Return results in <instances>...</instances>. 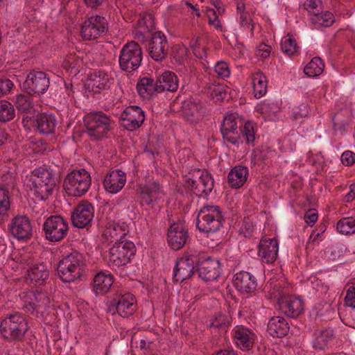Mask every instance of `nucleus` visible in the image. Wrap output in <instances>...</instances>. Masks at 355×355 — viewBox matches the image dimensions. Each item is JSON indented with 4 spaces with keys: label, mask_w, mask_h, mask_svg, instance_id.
<instances>
[{
    "label": "nucleus",
    "mask_w": 355,
    "mask_h": 355,
    "mask_svg": "<svg viewBox=\"0 0 355 355\" xmlns=\"http://www.w3.org/2000/svg\"><path fill=\"white\" fill-rule=\"evenodd\" d=\"M255 126L251 121H247L243 125L238 127V121L234 114L224 117L220 127L223 138L227 142L238 146L243 143V138L248 146H255Z\"/></svg>",
    "instance_id": "f257e3e1"
},
{
    "label": "nucleus",
    "mask_w": 355,
    "mask_h": 355,
    "mask_svg": "<svg viewBox=\"0 0 355 355\" xmlns=\"http://www.w3.org/2000/svg\"><path fill=\"white\" fill-rule=\"evenodd\" d=\"M86 268L84 255L73 250L63 256L57 265V272L63 282L71 283L80 279Z\"/></svg>",
    "instance_id": "f03ea898"
},
{
    "label": "nucleus",
    "mask_w": 355,
    "mask_h": 355,
    "mask_svg": "<svg viewBox=\"0 0 355 355\" xmlns=\"http://www.w3.org/2000/svg\"><path fill=\"white\" fill-rule=\"evenodd\" d=\"M85 132L94 141H101L107 137V134L113 130L114 121L110 115L102 111L92 112L83 117Z\"/></svg>",
    "instance_id": "7ed1b4c3"
},
{
    "label": "nucleus",
    "mask_w": 355,
    "mask_h": 355,
    "mask_svg": "<svg viewBox=\"0 0 355 355\" xmlns=\"http://www.w3.org/2000/svg\"><path fill=\"white\" fill-rule=\"evenodd\" d=\"M34 198L37 201H44L52 195L57 185V178L50 168L40 167L33 171Z\"/></svg>",
    "instance_id": "20e7f679"
},
{
    "label": "nucleus",
    "mask_w": 355,
    "mask_h": 355,
    "mask_svg": "<svg viewBox=\"0 0 355 355\" xmlns=\"http://www.w3.org/2000/svg\"><path fill=\"white\" fill-rule=\"evenodd\" d=\"M225 221L221 208L218 205H205L198 211L196 227L209 236L220 230Z\"/></svg>",
    "instance_id": "39448f33"
},
{
    "label": "nucleus",
    "mask_w": 355,
    "mask_h": 355,
    "mask_svg": "<svg viewBox=\"0 0 355 355\" xmlns=\"http://www.w3.org/2000/svg\"><path fill=\"white\" fill-rule=\"evenodd\" d=\"M28 330L26 319L17 313L0 321V332L3 338L10 342L22 340Z\"/></svg>",
    "instance_id": "423d86ee"
},
{
    "label": "nucleus",
    "mask_w": 355,
    "mask_h": 355,
    "mask_svg": "<svg viewBox=\"0 0 355 355\" xmlns=\"http://www.w3.org/2000/svg\"><path fill=\"white\" fill-rule=\"evenodd\" d=\"M92 178L85 169L73 170L65 177L63 187L66 193L71 196L80 197L89 190Z\"/></svg>",
    "instance_id": "0eeeda50"
},
{
    "label": "nucleus",
    "mask_w": 355,
    "mask_h": 355,
    "mask_svg": "<svg viewBox=\"0 0 355 355\" xmlns=\"http://www.w3.org/2000/svg\"><path fill=\"white\" fill-rule=\"evenodd\" d=\"M143 60L141 46L135 41L127 42L120 51L119 67L127 73H132L138 69Z\"/></svg>",
    "instance_id": "6e6552de"
},
{
    "label": "nucleus",
    "mask_w": 355,
    "mask_h": 355,
    "mask_svg": "<svg viewBox=\"0 0 355 355\" xmlns=\"http://www.w3.org/2000/svg\"><path fill=\"white\" fill-rule=\"evenodd\" d=\"M22 123L28 129L33 128L40 135H49L55 133L58 122L54 114L41 112L33 116H24Z\"/></svg>",
    "instance_id": "1a4fd4ad"
},
{
    "label": "nucleus",
    "mask_w": 355,
    "mask_h": 355,
    "mask_svg": "<svg viewBox=\"0 0 355 355\" xmlns=\"http://www.w3.org/2000/svg\"><path fill=\"white\" fill-rule=\"evenodd\" d=\"M199 261V252L191 251L178 259L173 269V282H182L190 279L195 274V268Z\"/></svg>",
    "instance_id": "9d476101"
},
{
    "label": "nucleus",
    "mask_w": 355,
    "mask_h": 355,
    "mask_svg": "<svg viewBox=\"0 0 355 355\" xmlns=\"http://www.w3.org/2000/svg\"><path fill=\"white\" fill-rule=\"evenodd\" d=\"M136 253V247L133 242L124 239L116 243L110 249L109 264L119 268L130 262Z\"/></svg>",
    "instance_id": "9b49d317"
},
{
    "label": "nucleus",
    "mask_w": 355,
    "mask_h": 355,
    "mask_svg": "<svg viewBox=\"0 0 355 355\" xmlns=\"http://www.w3.org/2000/svg\"><path fill=\"white\" fill-rule=\"evenodd\" d=\"M43 231L46 240L53 243L60 242L67 236L69 225L61 216H51L45 220Z\"/></svg>",
    "instance_id": "f8f14e48"
},
{
    "label": "nucleus",
    "mask_w": 355,
    "mask_h": 355,
    "mask_svg": "<svg viewBox=\"0 0 355 355\" xmlns=\"http://www.w3.org/2000/svg\"><path fill=\"white\" fill-rule=\"evenodd\" d=\"M50 85V79L45 72L33 70L27 75L22 89L30 96L44 94Z\"/></svg>",
    "instance_id": "ddd939ff"
},
{
    "label": "nucleus",
    "mask_w": 355,
    "mask_h": 355,
    "mask_svg": "<svg viewBox=\"0 0 355 355\" xmlns=\"http://www.w3.org/2000/svg\"><path fill=\"white\" fill-rule=\"evenodd\" d=\"M141 206H148L154 208L161 199L162 185L159 180H152L137 189Z\"/></svg>",
    "instance_id": "4468645a"
},
{
    "label": "nucleus",
    "mask_w": 355,
    "mask_h": 355,
    "mask_svg": "<svg viewBox=\"0 0 355 355\" xmlns=\"http://www.w3.org/2000/svg\"><path fill=\"white\" fill-rule=\"evenodd\" d=\"M108 30L107 19L102 16L95 15L87 19L81 26V37L85 40H92L100 37Z\"/></svg>",
    "instance_id": "2eb2a0df"
},
{
    "label": "nucleus",
    "mask_w": 355,
    "mask_h": 355,
    "mask_svg": "<svg viewBox=\"0 0 355 355\" xmlns=\"http://www.w3.org/2000/svg\"><path fill=\"white\" fill-rule=\"evenodd\" d=\"M168 49L167 37L162 31H155L151 34L148 48L151 58L157 62L162 61L167 58Z\"/></svg>",
    "instance_id": "dca6fc26"
},
{
    "label": "nucleus",
    "mask_w": 355,
    "mask_h": 355,
    "mask_svg": "<svg viewBox=\"0 0 355 355\" xmlns=\"http://www.w3.org/2000/svg\"><path fill=\"white\" fill-rule=\"evenodd\" d=\"M9 233L18 241H28L33 234L30 218L25 215L15 216L8 225Z\"/></svg>",
    "instance_id": "f3484780"
},
{
    "label": "nucleus",
    "mask_w": 355,
    "mask_h": 355,
    "mask_svg": "<svg viewBox=\"0 0 355 355\" xmlns=\"http://www.w3.org/2000/svg\"><path fill=\"white\" fill-rule=\"evenodd\" d=\"M184 186L198 196H207L211 192L214 186V179L207 171L202 172L198 180L187 178Z\"/></svg>",
    "instance_id": "a211bd4d"
},
{
    "label": "nucleus",
    "mask_w": 355,
    "mask_h": 355,
    "mask_svg": "<svg viewBox=\"0 0 355 355\" xmlns=\"http://www.w3.org/2000/svg\"><path fill=\"white\" fill-rule=\"evenodd\" d=\"M199 261L197 264L198 277L208 282L216 280L220 274V263L218 259L210 257H205L199 252Z\"/></svg>",
    "instance_id": "6ab92c4d"
},
{
    "label": "nucleus",
    "mask_w": 355,
    "mask_h": 355,
    "mask_svg": "<svg viewBox=\"0 0 355 355\" xmlns=\"http://www.w3.org/2000/svg\"><path fill=\"white\" fill-rule=\"evenodd\" d=\"M94 216L93 205L88 200H83L74 208L71 214L73 226L84 228L91 226Z\"/></svg>",
    "instance_id": "aec40b11"
},
{
    "label": "nucleus",
    "mask_w": 355,
    "mask_h": 355,
    "mask_svg": "<svg viewBox=\"0 0 355 355\" xmlns=\"http://www.w3.org/2000/svg\"><path fill=\"white\" fill-rule=\"evenodd\" d=\"M145 119L144 112L136 105L127 107L120 115L122 126L129 131L140 128Z\"/></svg>",
    "instance_id": "412c9836"
},
{
    "label": "nucleus",
    "mask_w": 355,
    "mask_h": 355,
    "mask_svg": "<svg viewBox=\"0 0 355 355\" xmlns=\"http://www.w3.org/2000/svg\"><path fill=\"white\" fill-rule=\"evenodd\" d=\"M189 238L188 228L183 222L175 223L168 228L167 241L168 245L174 250L182 248Z\"/></svg>",
    "instance_id": "4be33fe9"
},
{
    "label": "nucleus",
    "mask_w": 355,
    "mask_h": 355,
    "mask_svg": "<svg viewBox=\"0 0 355 355\" xmlns=\"http://www.w3.org/2000/svg\"><path fill=\"white\" fill-rule=\"evenodd\" d=\"M278 304L281 311L292 318H297L304 310V301L295 296L280 295L278 297Z\"/></svg>",
    "instance_id": "5701e85b"
},
{
    "label": "nucleus",
    "mask_w": 355,
    "mask_h": 355,
    "mask_svg": "<svg viewBox=\"0 0 355 355\" xmlns=\"http://www.w3.org/2000/svg\"><path fill=\"white\" fill-rule=\"evenodd\" d=\"M180 113L186 121L196 124L201 120L204 112L200 101L187 99L182 102Z\"/></svg>",
    "instance_id": "b1692460"
},
{
    "label": "nucleus",
    "mask_w": 355,
    "mask_h": 355,
    "mask_svg": "<svg viewBox=\"0 0 355 355\" xmlns=\"http://www.w3.org/2000/svg\"><path fill=\"white\" fill-rule=\"evenodd\" d=\"M115 309L117 313L123 318H128L137 310V304L135 297L129 293H116L114 296Z\"/></svg>",
    "instance_id": "393cba45"
},
{
    "label": "nucleus",
    "mask_w": 355,
    "mask_h": 355,
    "mask_svg": "<svg viewBox=\"0 0 355 355\" xmlns=\"http://www.w3.org/2000/svg\"><path fill=\"white\" fill-rule=\"evenodd\" d=\"M278 241L276 239H262L259 245L258 254L267 264L274 263L278 256Z\"/></svg>",
    "instance_id": "a878e982"
},
{
    "label": "nucleus",
    "mask_w": 355,
    "mask_h": 355,
    "mask_svg": "<svg viewBox=\"0 0 355 355\" xmlns=\"http://www.w3.org/2000/svg\"><path fill=\"white\" fill-rule=\"evenodd\" d=\"M233 284L241 293H251L256 290L257 281L249 272L241 271L234 275Z\"/></svg>",
    "instance_id": "bb28decb"
},
{
    "label": "nucleus",
    "mask_w": 355,
    "mask_h": 355,
    "mask_svg": "<svg viewBox=\"0 0 355 355\" xmlns=\"http://www.w3.org/2000/svg\"><path fill=\"white\" fill-rule=\"evenodd\" d=\"M126 182L125 173L119 169L110 171L103 180L105 189L110 193H117Z\"/></svg>",
    "instance_id": "cd10ccee"
},
{
    "label": "nucleus",
    "mask_w": 355,
    "mask_h": 355,
    "mask_svg": "<svg viewBox=\"0 0 355 355\" xmlns=\"http://www.w3.org/2000/svg\"><path fill=\"white\" fill-rule=\"evenodd\" d=\"M128 226L125 224H112L107 227L102 234V237L105 242L112 243L121 242L124 241L125 236L128 233Z\"/></svg>",
    "instance_id": "c85d7f7f"
},
{
    "label": "nucleus",
    "mask_w": 355,
    "mask_h": 355,
    "mask_svg": "<svg viewBox=\"0 0 355 355\" xmlns=\"http://www.w3.org/2000/svg\"><path fill=\"white\" fill-rule=\"evenodd\" d=\"M289 330L288 322L282 316L272 317L268 322L267 331L274 338H284L288 335Z\"/></svg>",
    "instance_id": "c756f323"
},
{
    "label": "nucleus",
    "mask_w": 355,
    "mask_h": 355,
    "mask_svg": "<svg viewBox=\"0 0 355 355\" xmlns=\"http://www.w3.org/2000/svg\"><path fill=\"white\" fill-rule=\"evenodd\" d=\"M157 79L155 81L150 77L140 78L137 84V90L139 96L144 98L150 99L154 95L159 93Z\"/></svg>",
    "instance_id": "7c9ffc66"
},
{
    "label": "nucleus",
    "mask_w": 355,
    "mask_h": 355,
    "mask_svg": "<svg viewBox=\"0 0 355 355\" xmlns=\"http://www.w3.org/2000/svg\"><path fill=\"white\" fill-rule=\"evenodd\" d=\"M158 87L159 93L168 91L175 92L178 90L179 86V80L174 72L167 71L157 77Z\"/></svg>",
    "instance_id": "2f4dec72"
},
{
    "label": "nucleus",
    "mask_w": 355,
    "mask_h": 355,
    "mask_svg": "<svg viewBox=\"0 0 355 355\" xmlns=\"http://www.w3.org/2000/svg\"><path fill=\"white\" fill-rule=\"evenodd\" d=\"M233 335L236 345L241 348L249 350L252 347L254 334L248 328L237 326L233 329Z\"/></svg>",
    "instance_id": "473e14b6"
},
{
    "label": "nucleus",
    "mask_w": 355,
    "mask_h": 355,
    "mask_svg": "<svg viewBox=\"0 0 355 355\" xmlns=\"http://www.w3.org/2000/svg\"><path fill=\"white\" fill-rule=\"evenodd\" d=\"M248 175V168L247 167L241 165L235 166L227 176L230 187L236 189L241 187L245 183Z\"/></svg>",
    "instance_id": "72a5a7b5"
},
{
    "label": "nucleus",
    "mask_w": 355,
    "mask_h": 355,
    "mask_svg": "<svg viewBox=\"0 0 355 355\" xmlns=\"http://www.w3.org/2000/svg\"><path fill=\"white\" fill-rule=\"evenodd\" d=\"M114 283V277L111 274L99 272L94 278V291L96 294H105Z\"/></svg>",
    "instance_id": "f704fd0d"
},
{
    "label": "nucleus",
    "mask_w": 355,
    "mask_h": 355,
    "mask_svg": "<svg viewBox=\"0 0 355 355\" xmlns=\"http://www.w3.org/2000/svg\"><path fill=\"white\" fill-rule=\"evenodd\" d=\"M92 89L94 93H100L101 90L109 87L110 77L104 71H94L90 75Z\"/></svg>",
    "instance_id": "c9c22d12"
},
{
    "label": "nucleus",
    "mask_w": 355,
    "mask_h": 355,
    "mask_svg": "<svg viewBox=\"0 0 355 355\" xmlns=\"http://www.w3.org/2000/svg\"><path fill=\"white\" fill-rule=\"evenodd\" d=\"M49 276V271L43 264L35 265L28 270V279L31 282L42 285Z\"/></svg>",
    "instance_id": "e433bc0d"
},
{
    "label": "nucleus",
    "mask_w": 355,
    "mask_h": 355,
    "mask_svg": "<svg viewBox=\"0 0 355 355\" xmlns=\"http://www.w3.org/2000/svg\"><path fill=\"white\" fill-rule=\"evenodd\" d=\"M334 338V329L327 328L320 330L313 342V347L315 349L324 350Z\"/></svg>",
    "instance_id": "4c0bfd02"
},
{
    "label": "nucleus",
    "mask_w": 355,
    "mask_h": 355,
    "mask_svg": "<svg viewBox=\"0 0 355 355\" xmlns=\"http://www.w3.org/2000/svg\"><path fill=\"white\" fill-rule=\"evenodd\" d=\"M254 96L261 98L267 91V80L265 75L259 71L255 73L252 78Z\"/></svg>",
    "instance_id": "58836bf2"
},
{
    "label": "nucleus",
    "mask_w": 355,
    "mask_h": 355,
    "mask_svg": "<svg viewBox=\"0 0 355 355\" xmlns=\"http://www.w3.org/2000/svg\"><path fill=\"white\" fill-rule=\"evenodd\" d=\"M33 96L29 94H20L17 95L15 105L17 110L21 113H29L33 109L34 103Z\"/></svg>",
    "instance_id": "ea45409f"
},
{
    "label": "nucleus",
    "mask_w": 355,
    "mask_h": 355,
    "mask_svg": "<svg viewBox=\"0 0 355 355\" xmlns=\"http://www.w3.org/2000/svg\"><path fill=\"white\" fill-rule=\"evenodd\" d=\"M324 67L322 60L319 57H315L306 65L304 71L309 77H315L322 73Z\"/></svg>",
    "instance_id": "a19ab883"
},
{
    "label": "nucleus",
    "mask_w": 355,
    "mask_h": 355,
    "mask_svg": "<svg viewBox=\"0 0 355 355\" xmlns=\"http://www.w3.org/2000/svg\"><path fill=\"white\" fill-rule=\"evenodd\" d=\"M25 293L29 300H33L35 302V305L38 309H46L49 307L50 299L46 293L42 292L35 293L33 291H28Z\"/></svg>",
    "instance_id": "79ce46f5"
},
{
    "label": "nucleus",
    "mask_w": 355,
    "mask_h": 355,
    "mask_svg": "<svg viewBox=\"0 0 355 355\" xmlns=\"http://www.w3.org/2000/svg\"><path fill=\"white\" fill-rule=\"evenodd\" d=\"M337 230L343 234H355V218L345 217L339 220L336 225Z\"/></svg>",
    "instance_id": "37998d69"
},
{
    "label": "nucleus",
    "mask_w": 355,
    "mask_h": 355,
    "mask_svg": "<svg viewBox=\"0 0 355 355\" xmlns=\"http://www.w3.org/2000/svg\"><path fill=\"white\" fill-rule=\"evenodd\" d=\"M15 116L13 105L8 101H0V122L6 123L11 121Z\"/></svg>",
    "instance_id": "c03bdc74"
},
{
    "label": "nucleus",
    "mask_w": 355,
    "mask_h": 355,
    "mask_svg": "<svg viewBox=\"0 0 355 355\" xmlns=\"http://www.w3.org/2000/svg\"><path fill=\"white\" fill-rule=\"evenodd\" d=\"M281 48L284 53L292 56L297 52L298 46L296 40L288 35L282 40Z\"/></svg>",
    "instance_id": "a18cd8bd"
},
{
    "label": "nucleus",
    "mask_w": 355,
    "mask_h": 355,
    "mask_svg": "<svg viewBox=\"0 0 355 355\" xmlns=\"http://www.w3.org/2000/svg\"><path fill=\"white\" fill-rule=\"evenodd\" d=\"M209 93L212 98L216 101H223L227 96V92L223 85H212L209 87Z\"/></svg>",
    "instance_id": "49530a36"
},
{
    "label": "nucleus",
    "mask_w": 355,
    "mask_h": 355,
    "mask_svg": "<svg viewBox=\"0 0 355 355\" xmlns=\"http://www.w3.org/2000/svg\"><path fill=\"white\" fill-rule=\"evenodd\" d=\"M335 21V17L334 15L329 11L317 14L315 15V23L320 24L324 27L331 26Z\"/></svg>",
    "instance_id": "de8ad7c7"
},
{
    "label": "nucleus",
    "mask_w": 355,
    "mask_h": 355,
    "mask_svg": "<svg viewBox=\"0 0 355 355\" xmlns=\"http://www.w3.org/2000/svg\"><path fill=\"white\" fill-rule=\"evenodd\" d=\"M229 323V319L227 315L218 313L213 320H211L209 326L210 327L218 328L223 331H226V328Z\"/></svg>",
    "instance_id": "09e8293b"
},
{
    "label": "nucleus",
    "mask_w": 355,
    "mask_h": 355,
    "mask_svg": "<svg viewBox=\"0 0 355 355\" xmlns=\"http://www.w3.org/2000/svg\"><path fill=\"white\" fill-rule=\"evenodd\" d=\"M10 206L8 191L4 189H0V214H6Z\"/></svg>",
    "instance_id": "8fccbe9b"
},
{
    "label": "nucleus",
    "mask_w": 355,
    "mask_h": 355,
    "mask_svg": "<svg viewBox=\"0 0 355 355\" xmlns=\"http://www.w3.org/2000/svg\"><path fill=\"white\" fill-rule=\"evenodd\" d=\"M187 49L184 46H176L173 51V58L176 63L182 64L187 56Z\"/></svg>",
    "instance_id": "3c124183"
},
{
    "label": "nucleus",
    "mask_w": 355,
    "mask_h": 355,
    "mask_svg": "<svg viewBox=\"0 0 355 355\" xmlns=\"http://www.w3.org/2000/svg\"><path fill=\"white\" fill-rule=\"evenodd\" d=\"M214 71L222 78H227L230 75L229 66L225 62H218L214 67Z\"/></svg>",
    "instance_id": "603ef678"
},
{
    "label": "nucleus",
    "mask_w": 355,
    "mask_h": 355,
    "mask_svg": "<svg viewBox=\"0 0 355 355\" xmlns=\"http://www.w3.org/2000/svg\"><path fill=\"white\" fill-rule=\"evenodd\" d=\"M309 106L307 103H302L298 107L293 110V118L294 119H300L306 117L309 114Z\"/></svg>",
    "instance_id": "864d4df0"
},
{
    "label": "nucleus",
    "mask_w": 355,
    "mask_h": 355,
    "mask_svg": "<svg viewBox=\"0 0 355 355\" xmlns=\"http://www.w3.org/2000/svg\"><path fill=\"white\" fill-rule=\"evenodd\" d=\"M207 15L209 19V23L213 25L216 28H221V24L218 20V16L216 11L214 8H207Z\"/></svg>",
    "instance_id": "5fc2aeb1"
},
{
    "label": "nucleus",
    "mask_w": 355,
    "mask_h": 355,
    "mask_svg": "<svg viewBox=\"0 0 355 355\" xmlns=\"http://www.w3.org/2000/svg\"><path fill=\"white\" fill-rule=\"evenodd\" d=\"M14 84L7 78H0V98L10 92Z\"/></svg>",
    "instance_id": "6e6d98bb"
},
{
    "label": "nucleus",
    "mask_w": 355,
    "mask_h": 355,
    "mask_svg": "<svg viewBox=\"0 0 355 355\" xmlns=\"http://www.w3.org/2000/svg\"><path fill=\"white\" fill-rule=\"evenodd\" d=\"M23 299L24 302L23 309H24V311L31 314H33L34 312L38 309V308L35 305V302L33 300H29L27 297L26 293H24Z\"/></svg>",
    "instance_id": "4d7b16f0"
},
{
    "label": "nucleus",
    "mask_w": 355,
    "mask_h": 355,
    "mask_svg": "<svg viewBox=\"0 0 355 355\" xmlns=\"http://www.w3.org/2000/svg\"><path fill=\"white\" fill-rule=\"evenodd\" d=\"M345 305L355 308V286H350L345 297Z\"/></svg>",
    "instance_id": "13d9d810"
},
{
    "label": "nucleus",
    "mask_w": 355,
    "mask_h": 355,
    "mask_svg": "<svg viewBox=\"0 0 355 355\" xmlns=\"http://www.w3.org/2000/svg\"><path fill=\"white\" fill-rule=\"evenodd\" d=\"M318 218L315 209H309L304 214L305 222L309 225L313 226Z\"/></svg>",
    "instance_id": "bf43d9fd"
},
{
    "label": "nucleus",
    "mask_w": 355,
    "mask_h": 355,
    "mask_svg": "<svg viewBox=\"0 0 355 355\" xmlns=\"http://www.w3.org/2000/svg\"><path fill=\"white\" fill-rule=\"evenodd\" d=\"M342 163L346 166H351L355 163V153L347 150L342 154L341 156Z\"/></svg>",
    "instance_id": "052dcab7"
},
{
    "label": "nucleus",
    "mask_w": 355,
    "mask_h": 355,
    "mask_svg": "<svg viewBox=\"0 0 355 355\" xmlns=\"http://www.w3.org/2000/svg\"><path fill=\"white\" fill-rule=\"evenodd\" d=\"M271 51V47L266 45V44H260L256 51V55L257 56L266 58L270 56Z\"/></svg>",
    "instance_id": "680f3d73"
},
{
    "label": "nucleus",
    "mask_w": 355,
    "mask_h": 355,
    "mask_svg": "<svg viewBox=\"0 0 355 355\" xmlns=\"http://www.w3.org/2000/svg\"><path fill=\"white\" fill-rule=\"evenodd\" d=\"M320 2V0H306L304 3V8L309 12H312L313 14L315 16L319 12L318 6Z\"/></svg>",
    "instance_id": "e2e57ef3"
},
{
    "label": "nucleus",
    "mask_w": 355,
    "mask_h": 355,
    "mask_svg": "<svg viewBox=\"0 0 355 355\" xmlns=\"http://www.w3.org/2000/svg\"><path fill=\"white\" fill-rule=\"evenodd\" d=\"M336 115H334L332 118L333 123H334V130L335 131H339L341 134L346 130L347 123L342 122H336Z\"/></svg>",
    "instance_id": "0e129e2a"
},
{
    "label": "nucleus",
    "mask_w": 355,
    "mask_h": 355,
    "mask_svg": "<svg viewBox=\"0 0 355 355\" xmlns=\"http://www.w3.org/2000/svg\"><path fill=\"white\" fill-rule=\"evenodd\" d=\"M207 48L206 46H201L198 49H194L193 53L197 58L200 60H203L207 58Z\"/></svg>",
    "instance_id": "69168bd1"
},
{
    "label": "nucleus",
    "mask_w": 355,
    "mask_h": 355,
    "mask_svg": "<svg viewBox=\"0 0 355 355\" xmlns=\"http://www.w3.org/2000/svg\"><path fill=\"white\" fill-rule=\"evenodd\" d=\"M37 147L40 148V150H38L37 152L41 153H44L46 152H50L52 150L51 147L48 145V144L44 139H40L37 141Z\"/></svg>",
    "instance_id": "338daca9"
},
{
    "label": "nucleus",
    "mask_w": 355,
    "mask_h": 355,
    "mask_svg": "<svg viewBox=\"0 0 355 355\" xmlns=\"http://www.w3.org/2000/svg\"><path fill=\"white\" fill-rule=\"evenodd\" d=\"M211 3L214 7V9H215L216 12H218L219 15L224 13L225 6L220 0H211Z\"/></svg>",
    "instance_id": "774afa93"
}]
</instances>
